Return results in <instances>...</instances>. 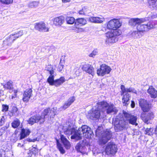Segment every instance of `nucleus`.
Segmentation results:
<instances>
[{"instance_id": "obj_1", "label": "nucleus", "mask_w": 157, "mask_h": 157, "mask_svg": "<svg viewBox=\"0 0 157 157\" xmlns=\"http://www.w3.org/2000/svg\"><path fill=\"white\" fill-rule=\"evenodd\" d=\"M97 108L89 113L90 118L92 120L98 119L101 117H104L106 114L112 113L116 114L117 110L113 104H109L106 102L102 101L97 103Z\"/></svg>"}, {"instance_id": "obj_39", "label": "nucleus", "mask_w": 157, "mask_h": 157, "mask_svg": "<svg viewBox=\"0 0 157 157\" xmlns=\"http://www.w3.org/2000/svg\"><path fill=\"white\" fill-rule=\"evenodd\" d=\"M140 106L141 108L144 105L148 104L146 100L143 99H140L139 101Z\"/></svg>"}, {"instance_id": "obj_29", "label": "nucleus", "mask_w": 157, "mask_h": 157, "mask_svg": "<svg viewBox=\"0 0 157 157\" xmlns=\"http://www.w3.org/2000/svg\"><path fill=\"white\" fill-rule=\"evenodd\" d=\"M30 131L29 129L22 128L20 133V139H22L26 137L29 134Z\"/></svg>"}, {"instance_id": "obj_4", "label": "nucleus", "mask_w": 157, "mask_h": 157, "mask_svg": "<svg viewBox=\"0 0 157 157\" xmlns=\"http://www.w3.org/2000/svg\"><path fill=\"white\" fill-rule=\"evenodd\" d=\"M113 123L116 132H119L126 129L128 127V122L124 120L123 114L120 113L115 118Z\"/></svg>"}, {"instance_id": "obj_47", "label": "nucleus", "mask_w": 157, "mask_h": 157, "mask_svg": "<svg viewBox=\"0 0 157 157\" xmlns=\"http://www.w3.org/2000/svg\"><path fill=\"white\" fill-rule=\"evenodd\" d=\"M63 66H64L60 63L58 67L57 70L58 71L60 72H61L63 68Z\"/></svg>"}, {"instance_id": "obj_15", "label": "nucleus", "mask_w": 157, "mask_h": 157, "mask_svg": "<svg viewBox=\"0 0 157 157\" xmlns=\"http://www.w3.org/2000/svg\"><path fill=\"white\" fill-rule=\"evenodd\" d=\"M82 69L86 72L93 76L94 74V68L91 65L85 64L82 66Z\"/></svg>"}, {"instance_id": "obj_8", "label": "nucleus", "mask_w": 157, "mask_h": 157, "mask_svg": "<svg viewBox=\"0 0 157 157\" xmlns=\"http://www.w3.org/2000/svg\"><path fill=\"white\" fill-rule=\"evenodd\" d=\"M44 115H36L31 117L28 120V123L31 125L34 123L39 122L40 124L44 123Z\"/></svg>"}, {"instance_id": "obj_46", "label": "nucleus", "mask_w": 157, "mask_h": 157, "mask_svg": "<svg viewBox=\"0 0 157 157\" xmlns=\"http://www.w3.org/2000/svg\"><path fill=\"white\" fill-rule=\"evenodd\" d=\"M2 3L6 4H9L12 3L13 2V0H0Z\"/></svg>"}, {"instance_id": "obj_38", "label": "nucleus", "mask_w": 157, "mask_h": 157, "mask_svg": "<svg viewBox=\"0 0 157 157\" xmlns=\"http://www.w3.org/2000/svg\"><path fill=\"white\" fill-rule=\"evenodd\" d=\"M57 147L60 151V153L61 154H63L65 153V150L64 149L63 147L62 146L61 144L57 140Z\"/></svg>"}, {"instance_id": "obj_48", "label": "nucleus", "mask_w": 157, "mask_h": 157, "mask_svg": "<svg viewBox=\"0 0 157 157\" xmlns=\"http://www.w3.org/2000/svg\"><path fill=\"white\" fill-rule=\"evenodd\" d=\"M5 118L4 116H2L0 120V125H2L5 123Z\"/></svg>"}, {"instance_id": "obj_13", "label": "nucleus", "mask_w": 157, "mask_h": 157, "mask_svg": "<svg viewBox=\"0 0 157 157\" xmlns=\"http://www.w3.org/2000/svg\"><path fill=\"white\" fill-rule=\"evenodd\" d=\"M86 144V140H84L80 141L76 146L75 148L77 151L84 154L86 152V148L85 146Z\"/></svg>"}, {"instance_id": "obj_34", "label": "nucleus", "mask_w": 157, "mask_h": 157, "mask_svg": "<svg viewBox=\"0 0 157 157\" xmlns=\"http://www.w3.org/2000/svg\"><path fill=\"white\" fill-rule=\"evenodd\" d=\"M46 70L48 71L50 74L49 76H54V71L53 70V67L51 65H47L46 67Z\"/></svg>"}, {"instance_id": "obj_30", "label": "nucleus", "mask_w": 157, "mask_h": 157, "mask_svg": "<svg viewBox=\"0 0 157 157\" xmlns=\"http://www.w3.org/2000/svg\"><path fill=\"white\" fill-rule=\"evenodd\" d=\"M122 98V102L124 104H125V106H127L129 104V98L130 97L129 94L126 93L124 94Z\"/></svg>"}, {"instance_id": "obj_11", "label": "nucleus", "mask_w": 157, "mask_h": 157, "mask_svg": "<svg viewBox=\"0 0 157 157\" xmlns=\"http://www.w3.org/2000/svg\"><path fill=\"white\" fill-rule=\"evenodd\" d=\"M123 115H124L126 120L125 121L127 122L128 124L129 123L132 124H136V122L137 120V117L136 116L131 115L130 113L123 111Z\"/></svg>"}, {"instance_id": "obj_42", "label": "nucleus", "mask_w": 157, "mask_h": 157, "mask_svg": "<svg viewBox=\"0 0 157 157\" xmlns=\"http://www.w3.org/2000/svg\"><path fill=\"white\" fill-rule=\"evenodd\" d=\"M98 50L96 49H95L89 55V56L90 57L94 58L96 55H98Z\"/></svg>"}, {"instance_id": "obj_54", "label": "nucleus", "mask_w": 157, "mask_h": 157, "mask_svg": "<svg viewBox=\"0 0 157 157\" xmlns=\"http://www.w3.org/2000/svg\"><path fill=\"white\" fill-rule=\"evenodd\" d=\"M24 144H21L19 143L18 144L17 147H22L24 146Z\"/></svg>"}, {"instance_id": "obj_52", "label": "nucleus", "mask_w": 157, "mask_h": 157, "mask_svg": "<svg viewBox=\"0 0 157 157\" xmlns=\"http://www.w3.org/2000/svg\"><path fill=\"white\" fill-rule=\"evenodd\" d=\"M12 110L13 112H17L18 111V109L16 107H13Z\"/></svg>"}, {"instance_id": "obj_43", "label": "nucleus", "mask_w": 157, "mask_h": 157, "mask_svg": "<svg viewBox=\"0 0 157 157\" xmlns=\"http://www.w3.org/2000/svg\"><path fill=\"white\" fill-rule=\"evenodd\" d=\"M86 12V7H84L82 9L79 11L78 13L79 14L81 15H85Z\"/></svg>"}, {"instance_id": "obj_49", "label": "nucleus", "mask_w": 157, "mask_h": 157, "mask_svg": "<svg viewBox=\"0 0 157 157\" xmlns=\"http://www.w3.org/2000/svg\"><path fill=\"white\" fill-rule=\"evenodd\" d=\"M57 108L54 107L51 109V112L53 113V115H55L57 113Z\"/></svg>"}, {"instance_id": "obj_10", "label": "nucleus", "mask_w": 157, "mask_h": 157, "mask_svg": "<svg viewBox=\"0 0 157 157\" xmlns=\"http://www.w3.org/2000/svg\"><path fill=\"white\" fill-rule=\"evenodd\" d=\"M111 70V69L109 67L105 64H102L97 70V74L99 76H103L106 74H109Z\"/></svg>"}, {"instance_id": "obj_12", "label": "nucleus", "mask_w": 157, "mask_h": 157, "mask_svg": "<svg viewBox=\"0 0 157 157\" xmlns=\"http://www.w3.org/2000/svg\"><path fill=\"white\" fill-rule=\"evenodd\" d=\"M35 29L40 32H47L49 31V29L46 26L45 24L43 21L36 23L34 24Z\"/></svg>"}, {"instance_id": "obj_58", "label": "nucleus", "mask_w": 157, "mask_h": 157, "mask_svg": "<svg viewBox=\"0 0 157 157\" xmlns=\"http://www.w3.org/2000/svg\"><path fill=\"white\" fill-rule=\"evenodd\" d=\"M30 142H32V141H33L32 140H30Z\"/></svg>"}, {"instance_id": "obj_51", "label": "nucleus", "mask_w": 157, "mask_h": 157, "mask_svg": "<svg viewBox=\"0 0 157 157\" xmlns=\"http://www.w3.org/2000/svg\"><path fill=\"white\" fill-rule=\"evenodd\" d=\"M17 92H18V91L17 90H14V95L12 96V98H15L16 96L17 95Z\"/></svg>"}, {"instance_id": "obj_2", "label": "nucleus", "mask_w": 157, "mask_h": 157, "mask_svg": "<svg viewBox=\"0 0 157 157\" xmlns=\"http://www.w3.org/2000/svg\"><path fill=\"white\" fill-rule=\"evenodd\" d=\"M121 25V23L117 19H113L109 21L107 24L108 29H112L110 32H108L106 34L107 37L106 42L108 43H114L117 41L118 39L117 36L120 35L121 32L119 30V28Z\"/></svg>"}, {"instance_id": "obj_56", "label": "nucleus", "mask_w": 157, "mask_h": 157, "mask_svg": "<svg viewBox=\"0 0 157 157\" xmlns=\"http://www.w3.org/2000/svg\"><path fill=\"white\" fill-rule=\"evenodd\" d=\"M3 133L0 130V136H1Z\"/></svg>"}, {"instance_id": "obj_20", "label": "nucleus", "mask_w": 157, "mask_h": 157, "mask_svg": "<svg viewBox=\"0 0 157 157\" xmlns=\"http://www.w3.org/2000/svg\"><path fill=\"white\" fill-rule=\"evenodd\" d=\"M147 93L152 98H155L157 97V91L152 86L149 87Z\"/></svg>"}, {"instance_id": "obj_5", "label": "nucleus", "mask_w": 157, "mask_h": 157, "mask_svg": "<svg viewBox=\"0 0 157 157\" xmlns=\"http://www.w3.org/2000/svg\"><path fill=\"white\" fill-rule=\"evenodd\" d=\"M77 132V134L72 136L73 138H76V140L81 139L82 137L86 138H90L93 134V132L90 128L86 125L82 126L79 128Z\"/></svg>"}, {"instance_id": "obj_55", "label": "nucleus", "mask_w": 157, "mask_h": 157, "mask_svg": "<svg viewBox=\"0 0 157 157\" xmlns=\"http://www.w3.org/2000/svg\"><path fill=\"white\" fill-rule=\"evenodd\" d=\"M71 0H62V2L64 3H66L69 2L71 1Z\"/></svg>"}, {"instance_id": "obj_41", "label": "nucleus", "mask_w": 157, "mask_h": 157, "mask_svg": "<svg viewBox=\"0 0 157 157\" xmlns=\"http://www.w3.org/2000/svg\"><path fill=\"white\" fill-rule=\"evenodd\" d=\"M142 109L144 112H147L150 109V106L149 104L144 105L141 108Z\"/></svg>"}, {"instance_id": "obj_36", "label": "nucleus", "mask_w": 157, "mask_h": 157, "mask_svg": "<svg viewBox=\"0 0 157 157\" xmlns=\"http://www.w3.org/2000/svg\"><path fill=\"white\" fill-rule=\"evenodd\" d=\"M39 4V2L38 1L31 2L29 3V6L31 8H35L37 7Z\"/></svg>"}, {"instance_id": "obj_24", "label": "nucleus", "mask_w": 157, "mask_h": 157, "mask_svg": "<svg viewBox=\"0 0 157 157\" xmlns=\"http://www.w3.org/2000/svg\"><path fill=\"white\" fill-rule=\"evenodd\" d=\"M86 21L84 18H79L77 19L75 21V25L76 27L78 26H82L86 23Z\"/></svg>"}, {"instance_id": "obj_9", "label": "nucleus", "mask_w": 157, "mask_h": 157, "mask_svg": "<svg viewBox=\"0 0 157 157\" xmlns=\"http://www.w3.org/2000/svg\"><path fill=\"white\" fill-rule=\"evenodd\" d=\"M64 77H61L59 79L54 80V76H49L47 79V82L51 85L58 86L65 82Z\"/></svg>"}, {"instance_id": "obj_18", "label": "nucleus", "mask_w": 157, "mask_h": 157, "mask_svg": "<svg viewBox=\"0 0 157 157\" xmlns=\"http://www.w3.org/2000/svg\"><path fill=\"white\" fill-rule=\"evenodd\" d=\"M121 95H123L126 93L132 92L135 94H137V91L133 88L130 87L129 88H125V86L123 85H121Z\"/></svg>"}, {"instance_id": "obj_25", "label": "nucleus", "mask_w": 157, "mask_h": 157, "mask_svg": "<svg viewBox=\"0 0 157 157\" xmlns=\"http://www.w3.org/2000/svg\"><path fill=\"white\" fill-rule=\"evenodd\" d=\"M42 115H44V120L45 121V117L48 115L50 117L53 118L55 115H53V113L51 112L50 108H48L45 109L41 113Z\"/></svg>"}, {"instance_id": "obj_16", "label": "nucleus", "mask_w": 157, "mask_h": 157, "mask_svg": "<svg viewBox=\"0 0 157 157\" xmlns=\"http://www.w3.org/2000/svg\"><path fill=\"white\" fill-rule=\"evenodd\" d=\"M54 25L56 26L60 27L64 23V18L63 16H59L52 19Z\"/></svg>"}, {"instance_id": "obj_22", "label": "nucleus", "mask_w": 157, "mask_h": 157, "mask_svg": "<svg viewBox=\"0 0 157 157\" xmlns=\"http://www.w3.org/2000/svg\"><path fill=\"white\" fill-rule=\"evenodd\" d=\"M8 150L6 151L1 149L0 150V157H11L12 152Z\"/></svg>"}, {"instance_id": "obj_50", "label": "nucleus", "mask_w": 157, "mask_h": 157, "mask_svg": "<svg viewBox=\"0 0 157 157\" xmlns=\"http://www.w3.org/2000/svg\"><path fill=\"white\" fill-rule=\"evenodd\" d=\"M147 115L150 120L154 117L153 113L151 112H149Z\"/></svg>"}, {"instance_id": "obj_45", "label": "nucleus", "mask_w": 157, "mask_h": 157, "mask_svg": "<svg viewBox=\"0 0 157 157\" xmlns=\"http://www.w3.org/2000/svg\"><path fill=\"white\" fill-rule=\"evenodd\" d=\"M9 127V124H6L5 126L3 127L2 128L0 129L1 131L4 133L5 131L7 130Z\"/></svg>"}, {"instance_id": "obj_44", "label": "nucleus", "mask_w": 157, "mask_h": 157, "mask_svg": "<svg viewBox=\"0 0 157 157\" xmlns=\"http://www.w3.org/2000/svg\"><path fill=\"white\" fill-rule=\"evenodd\" d=\"M2 111L3 112H6L8 110L9 106L7 105L3 104L2 105Z\"/></svg>"}, {"instance_id": "obj_21", "label": "nucleus", "mask_w": 157, "mask_h": 157, "mask_svg": "<svg viewBox=\"0 0 157 157\" xmlns=\"http://www.w3.org/2000/svg\"><path fill=\"white\" fill-rule=\"evenodd\" d=\"M15 40L13 36L11 34L3 41V44L4 45L10 46Z\"/></svg>"}, {"instance_id": "obj_19", "label": "nucleus", "mask_w": 157, "mask_h": 157, "mask_svg": "<svg viewBox=\"0 0 157 157\" xmlns=\"http://www.w3.org/2000/svg\"><path fill=\"white\" fill-rule=\"evenodd\" d=\"M105 18L103 17H91L89 18L88 21L91 22L95 23H101L104 21Z\"/></svg>"}, {"instance_id": "obj_28", "label": "nucleus", "mask_w": 157, "mask_h": 157, "mask_svg": "<svg viewBox=\"0 0 157 157\" xmlns=\"http://www.w3.org/2000/svg\"><path fill=\"white\" fill-rule=\"evenodd\" d=\"M129 35L131 37H132L134 38H139L142 36L140 33L137 31H131L129 33Z\"/></svg>"}, {"instance_id": "obj_40", "label": "nucleus", "mask_w": 157, "mask_h": 157, "mask_svg": "<svg viewBox=\"0 0 157 157\" xmlns=\"http://www.w3.org/2000/svg\"><path fill=\"white\" fill-rule=\"evenodd\" d=\"M153 129L151 128H147L145 130L144 133L146 134L151 136L152 135V131Z\"/></svg>"}, {"instance_id": "obj_33", "label": "nucleus", "mask_w": 157, "mask_h": 157, "mask_svg": "<svg viewBox=\"0 0 157 157\" xmlns=\"http://www.w3.org/2000/svg\"><path fill=\"white\" fill-rule=\"evenodd\" d=\"M141 118L145 123L147 124L149 123L148 121L150 119L146 113H141Z\"/></svg>"}, {"instance_id": "obj_32", "label": "nucleus", "mask_w": 157, "mask_h": 157, "mask_svg": "<svg viewBox=\"0 0 157 157\" xmlns=\"http://www.w3.org/2000/svg\"><path fill=\"white\" fill-rule=\"evenodd\" d=\"M21 122L18 119H16L11 123V126L13 128H18L20 126Z\"/></svg>"}, {"instance_id": "obj_14", "label": "nucleus", "mask_w": 157, "mask_h": 157, "mask_svg": "<svg viewBox=\"0 0 157 157\" xmlns=\"http://www.w3.org/2000/svg\"><path fill=\"white\" fill-rule=\"evenodd\" d=\"M32 90L31 89H26L23 94L22 100L24 102H28L33 96Z\"/></svg>"}, {"instance_id": "obj_37", "label": "nucleus", "mask_w": 157, "mask_h": 157, "mask_svg": "<svg viewBox=\"0 0 157 157\" xmlns=\"http://www.w3.org/2000/svg\"><path fill=\"white\" fill-rule=\"evenodd\" d=\"M66 21L68 24H72L75 23V19L73 17H67L66 18Z\"/></svg>"}, {"instance_id": "obj_3", "label": "nucleus", "mask_w": 157, "mask_h": 157, "mask_svg": "<svg viewBox=\"0 0 157 157\" xmlns=\"http://www.w3.org/2000/svg\"><path fill=\"white\" fill-rule=\"evenodd\" d=\"M101 127H98L95 131L97 136L99 137V142L100 144H105L110 140L112 136V132L109 129L105 131H101Z\"/></svg>"}, {"instance_id": "obj_31", "label": "nucleus", "mask_w": 157, "mask_h": 157, "mask_svg": "<svg viewBox=\"0 0 157 157\" xmlns=\"http://www.w3.org/2000/svg\"><path fill=\"white\" fill-rule=\"evenodd\" d=\"M13 83L11 81L8 82L6 84L3 85L4 88L7 89L13 90Z\"/></svg>"}, {"instance_id": "obj_26", "label": "nucleus", "mask_w": 157, "mask_h": 157, "mask_svg": "<svg viewBox=\"0 0 157 157\" xmlns=\"http://www.w3.org/2000/svg\"><path fill=\"white\" fill-rule=\"evenodd\" d=\"M64 134L69 135H73L71 137V139H75L76 140V138H72V136L77 134V132L75 131L74 128H68L66 131H64Z\"/></svg>"}, {"instance_id": "obj_35", "label": "nucleus", "mask_w": 157, "mask_h": 157, "mask_svg": "<svg viewBox=\"0 0 157 157\" xmlns=\"http://www.w3.org/2000/svg\"><path fill=\"white\" fill-rule=\"evenodd\" d=\"M23 34L22 31H20L17 32H15L14 34L11 35L13 36V38L15 40L17 38L22 36Z\"/></svg>"}, {"instance_id": "obj_57", "label": "nucleus", "mask_w": 157, "mask_h": 157, "mask_svg": "<svg viewBox=\"0 0 157 157\" xmlns=\"http://www.w3.org/2000/svg\"><path fill=\"white\" fill-rule=\"evenodd\" d=\"M151 1H156V0H151Z\"/></svg>"}, {"instance_id": "obj_27", "label": "nucleus", "mask_w": 157, "mask_h": 157, "mask_svg": "<svg viewBox=\"0 0 157 157\" xmlns=\"http://www.w3.org/2000/svg\"><path fill=\"white\" fill-rule=\"evenodd\" d=\"M75 100V98L74 97H71L68 99L63 106L62 108L64 109H65L73 103Z\"/></svg>"}, {"instance_id": "obj_17", "label": "nucleus", "mask_w": 157, "mask_h": 157, "mask_svg": "<svg viewBox=\"0 0 157 157\" xmlns=\"http://www.w3.org/2000/svg\"><path fill=\"white\" fill-rule=\"evenodd\" d=\"M146 21V20L145 18H132L129 21V23L131 25L135 26L136 24H142Z\"/></svg>"}, {"instance_id": "obj_59", "label": "nucleus", "mask_w": 157, "mask_h": 157, "mask_svg": "<svg viewBox=\"0 0 157 157\" xmlns=\"http://www.w3.org/2000/svg\"><path fill=\"white\" fill-rule=\"evenodd\" d=\"M156 16L157 17V14L156 15Z\"/></svg>"}, {"instance_id": "obj_23", "label": "nucleus", "mask_w": 157, "mask_h": 157, "mask_svg": "<svg viewBox=\"0 0 157 157\" xmlns=\"http://www.w3.org/2000/svg\"><path fill=\"white\" fill-rule=\"evenodd\" d=\"M60 139L66 149H68L70 148L71 147L70 143L63 135H60Z\"/></svg>"}, {"instance_id": "obj_53", "label": "nucleus", "mask_w": 157, "mask_h": 157, "mask_svg": "<svg viewBox=\"0 0 157 157\" xmlns=\"http://www.w3.org/2000/svg\"><path fill=\"white\" fill-rule=\"evenodd\" d=\"M131 107L132 108H134L135 106V103L134 101H131Z\"/></svg>"}, {"instance_id": "obj_6", "label": "nucleus", "mask_w": 157, "mask_h": 157, "mask_svg": "<svg viewBox=\"0 0 157 157\" xmlns=\"http://www.w3.org/2000/svg\"><path fill=\"white\" fill-rule=\"evenodd\" d=\"M117 151V147L113 142L108 143L106 145L104 152L108 155H114Z\"/></svg>"}, {"instance_id": "obj_7", "label": "nucleus", "mask_w": 157, "mask_h": 157, "mask_svg": "<svg viewBox=\"0 0 157 157\" xmlns=\"http://www.w3.org/2000/svg\"><path fill=\"white\" fill-rule=\"evenodd\" d=\"M153 22H149L146 24H139L137 26V31L140 33L141 36L144 35V32L147 31L148 30L151 29L154 27Z\"/></svg>"}]
</instances>
